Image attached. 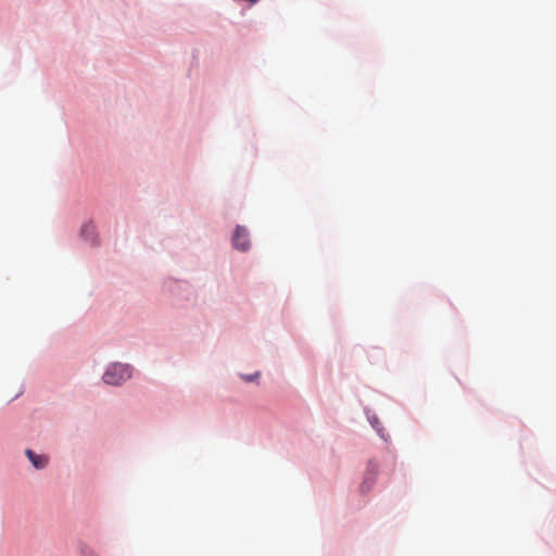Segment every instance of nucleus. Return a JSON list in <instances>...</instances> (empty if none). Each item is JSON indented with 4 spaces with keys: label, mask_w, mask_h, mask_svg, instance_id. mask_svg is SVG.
I'll return each mask as SVG.
<instances>
[{
    "label": "nucleus",
    "mask_w": 556,
    "mask_h": 556,
    "mask_svg": "<svg viewBox=\"0 0 556 556\" xmlns=\"http://www.w3.org/2000/svg\"><path fill=\"white\" fill-rule=\"evenodd\" d=\"M79 552L80 556H100L93 546L84 543L79 545Z\"/></svg>",
    "instance_id": "20e7f679"
},
{
    "label": "nucleus",
    "mask_w": 556,
    "mask_h": 556,
    "mask_svg": "<svg viewBox=\"0 0 556 556\" xmlns=\"http://www.w3.org/2000/svg\"><path fill=\"white\" fill-rule=\"evenodd\" d=\"M368 481H369V478L366 477L365 480H364V483L362 485V489L365 490V491H368L370 489V485L367 486Z\"/></svg>",
    "instance_id": "39448f33"
},
{
    "label": "nucleus",
    "mask_w": 556,
    "mask_h": 556,
    "mask_svg": "<svg viewBox=\"0 0 556 556\" xmlns=\"http://www.w3.org/2000/svg\"><path fill=\"white\" fill-rule=\"evenodd\" d=\"M258 375H260V374H258V372H256V374H254V375H252V376H247V377H244V379H245L247 381H253L255 378H257V377H258Z\"/></svg>",
    "instance_id": "423d86ee"
},
{
    "label": "nucleus",
    "mask_w": 556,
    "mask_h": 556,
    "mask_svg": "<svg viewBox=\"0 0 556 556\" xmlns=\"http://www.w3.org/2000/svg\"><path fill=\"white\" fill-rule=\"evenodd\" d=\"M131 376V369L128 365L113 364L111 365L103 375V381L106 384L117 386Z\"/></svg>",
    "instance_id": "f257e3e1"
},
{
    "label": "nucleus",
    "mask_w": 556,
    "mask_h": 556,
    "mask_svg": "<svg viewBox=\"0 0 556 556\" xmlns=\"http://www.w3.org/2000/svg\"><path fill=\"white\" fill-rule=\"evenodd\" d=\"M233 247L241 251H247L250 247V240L248 231L242 226H237L233 237H232Z\"/></svg>",
    "instance_id": "f03ea898"
},
{
    "label": "nucleus",
    "mask_w": 556,
    "mask_h": 556,
    "mask_svg": "<svg viewBox=\"0 0 556 556\" xmlns=\"http://www.w3.org/2000/svg\"><path fill=\"white\" fill-rule=\"evenodd\" d=\"M26 456L36 469H42L48 464V458L43 455H38L31 450H26Z\"/></svg>",
    "instance_id": "7ed1b4c3"
}]
</instances>
